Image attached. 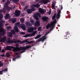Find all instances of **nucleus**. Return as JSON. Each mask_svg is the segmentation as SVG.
Returning <instances> with one entry per match:
<instances>
[{"label": "nucleus", "mask_w": 80, "mask_h": 80, "mask_svg": "<svg viewBox=\"0 0 80 80\" xmlns=\"http://www.w3.org/2000/svg\"><path fill=\"white\" fill-rule=\"evenodd\" d=\"M2 71H0V75H2L3 72H2Z\"/></svg>", "instance_id": "obj_49"}, {"label": "nucleus", "mask_w": 80, "mask_h": 80, "mask_svg": "<svg viewBox=\"0 0 80 80\" xmlns=\"http://www.w3.org/2000/svg\"><path fill=\"white\" fill-rule=\"evenodd\" d=\"M46 38H47L46 37L43 36L41 38H39V39L38 40L37 42H41V41L43 42Z\"/></svg>", "instance_id": "obj_7"}, {"label": "nucleus", "mask_w": 80, "mask_h": 80, "mask_svg": "<svg viewBox=\"0 0 80 80\" xmlns=\"http://www.w3.org/2000/svg\"><path fill=\"white\" fill-rule=\"evenodd\" d=\"M25 24L26 25H28V26H29L30 27H31L32 26V24L30 22H26Z\"/></svg>", "instance_id": "obj_20"}, {"label": "nucleus", "mask_w": 80, "mask_h": 80, "mask_svg": "<svg viewBox=\"0 0 80 80\" xmlns=\"http://www.w3.org/2000/svg\"><path fill=\"white\" fill-rule=\"evenodd\" d=\"M5 35V31L3 28L0 27V36H3Z\"/></svg>", "instance_id": "obj_4"}, {"label": "nucleus", "mask_w": 80, "mask_h": 80, "mask_svg": "<svg viewBox=\"0 0 80 80\" xmlns=\"http://www.w3.org/2000/svg\"><path fill=\"white\" fill-rule=\"evenodd\" d=\"M16 55H18V53L16 52Z\"/></svg>", "instance_id": "obj_57"}, {"label": "nucleus", "mask_w": 80, "mask_h": 80, "mask_svg": "<svg viewBox=\"0 0 80 80\" xmlns=\"http://www.w3.org/2000/svg\"><path fill=\"white\" fill-rule=\"evenodd\" d=\"M19 0H13V1L15 3H17V2H18Z\"/></svg>", "instance_id": "obj_44"}, {"label": "nucleus", "mask_w": 80, "mask_h": 80, "mask_svg": "<svg viewBox=\"0 0 80 80\" xmlns=\"http://www.w3.org/2000/svg\"><path fill=\"white\" fill-rule=\"evenodd\" d=\"M42 30V27H40L38 28V31H41V30Z\"/></svg>", "instance_id": "obj_38"}, {"label": "nucleus", "mask_w": 80, "mask_h": 80, "mask_svg": "<svg viewBox=\"0 0 80 80\" xmlns=\"http://www.w3.org/2000/svg\"><path fill=\"white\" fill-rule=\"evenodd\" d=\"M2 72H8V69L5 68L3 70H2Z\"/></svg>", "instance_id": "obj_34"}, {"label": "nucleus", "mask_w": 80, "mask_h": 80, "mask_svg": "<svg viewBox=\"0 0 80 80\" xmlns=\"http://www.w3.org/2000/svg\"><path fill=\"white\" fill-rule=\"evenodd\" d=\"M30 43H32V44H33V41H30L29 42V44Z\"/></svg>", "instance_id": "obj_52"}, {"label": "nucleus", "mask_w": 80, "mask_h": 80, "mask_svg": "<svg viewBox=\"0 0 80 80\" xmlns=\"http://www.w3.org/2000/svg\"><path fill=\"white\" fill-rule=\"evenodd\" d=\"M3 15H0V20H1L2 18H3Z\"/></svg>", "instance_id": "obj_42"}, {"label": "nucleus", "mask_w": 80, "mask_h": 80, "mask_svg": "<svg viewBox=\"0 0 80 80\" xmlns=\"http://www.w3.org/2000/svg\"><path fill=\"white\" fill-rule=\"evenodd\" d=\"M30 22L31 23H32V24H34L35 22H34V20H30Z\"/></svg>", "instance_id": "obj_37"}, {"label": "nucleus", "mask_w": 80, "mask_h": 80, "mask_svg": "<svg viewBox=\"0 0 80 80\" xmlns=\"http://www.w3.org/2000/svg\"><path fill=\"white\" fill-rule=\"evenodd\" d=\"M16 43H20V44H22V43H24L23 41H21L20 40H16Z\"/></svg>", "instance_id": "obj_25"}, {"label": "nucleus", "mask_w": 80, "mask_h": 80, "mask_svg": "<svg viewBox=\"0 0 80 80\" xmlns=\"http://www.w3.org/2000/svg\"><path fill=\"white\" fill-rule=\"evenodd\" d=\"M9 61H11V59H10V60H9Z\"/></svg>", "instance_id": "obj_62"}, {"label": "nucleus", "mask_w": 80, "mask_h": 80, "mask_svg": "<svg viewBox=\"0 0 80 80\" xmlns=\"http://www.w3.org/2000/svg\"><path fill=\"white\" fill-rule=\"evenodd\" d=\"M6 56L7 57H10V54H9V53H8V52L6 53Z\"/></svg>", "instance_id": "obj_32"}, {"label": "nucleus", "mask_w": 80, "mask_h": 80, "mask_svg": "<svg viewBox=\"0 0 80 80\" xmlns=\"http://www.w3.org/2000/svg\"><path fill=\"white\" fill-rule=\"evenodd\" d=\"M24 43H26L27 42H28V40H24L23 41Z\"/></svg>", "instance_id": "obj_47"}, {"label": "nucleus", "mask_w": 80, "mask_h": 80, "mask_svg": "<svg viewBox=\"0 0 80 80\" xmlns=\"http://www.w3.org/2000/svg\"><path fill=\"white\" fill-rule=\"evenodd\" d=\"M36 15H37V16H38V17H41L40 14V13L39 12H37L35 14Z\"/></svg>", "instance_id": "obj_35"}, {"label": "nucleus", "mask_w": 80, "mask_h": 80, "mask_svg": "<svg viewBox=\"0 0 80 80\" xmlns=\"http://www.w3.org/2000/svg\"><path fill=\"white\" fill-rule=\"evenodd\" d=\"M16 58H14L12 59V60L13 61H15V60H16Z\"/></svg>", "instance_id": "obj_48"}, {"label": "nucleus", "mask_w": 80, "mask_h": 80, "mask_svg": "<svg viewBox=\"0 0 80 80\" xmlns=\"http://www.w3.org/2000/svg\"><path fill=\"white\" fill-rule=\"evenodd\" d=\"M41 37V35L39 34V35H38L35 38V39H38V38H40Z\"/></svg>", "instance_id": "obj_29"}, {"label": "nucleus", "mask_w": 80, "mask_h": 80, "mask_svg": "<svg viewBox=\"0 0 80 80\" xmlns=\"http://www.w3.org/2000/svg\"><path fill=\"white\" fill-rule=\"evenodd\" d=\"M5 7L6 8V10L8 11H10V10L12 9V8L8 6H5Z\"/></svg>", "instance_id": "obj_24"}, {"label": "nucleus", "mask_w": 80, "mask_h": 80, "mask_svg": "<svg viewBox=\"0 0 80 80\" xmlns=\"http://www.w3.org/2000/svg\"><path fill=\"white\" fill-rule=\"evenodd\" d=\"M16 47H18V46H19V45H18V44H16Z\"/></svg>", "instance_id": "obj_53"}, {"label": "nucleus", "mask_w": 80, "mask_h": 80, "mask_svg": "<svg viewBox=\"0 0 80 80\" xmlns=\"http://www.w3.org/2000/svg\"><path fill=\"white\" fill-rule=\"evenodd\" d=\"M21 28L23 30H26V27H25V25L23 24H22L21 25Z\"/></svg>", "instance_id": "obj_14"}, {"label": "nucleus", "mask_w": 80, "mask_h": 80, "mask_svg": "<svg viewBox=\"0 0 80 80\" xmlns=\"http://www.w3.org/2000/svg\"><path fill=\"white\" fill-rule=\"evenodd\" d=\"M6 39H7V37L5 36H4L3 38H0V42L4 43V42H5V41H6Z\"/></svg>", "instance_id": "obj_8"}, {"label": "nucleus", "mask_w": 80, "mask_h": 80, "mask_svg": "<svg viewBox=\"0 0 80 80\" xmlns=\"http://www.w3.org/2000/svg\"><path fill=\"white\" fill-rule=\"evenodd\" d=\"M14 15L16 17H19L20 15V11L16 10L15 11Z\"/></svg>", "instance_id": "obj_5"}, {"label": "nucleus", "mask_w": 80, "mask_h": 80, "mask_svg": "<svg viewBox=\"0 0 80 80\" xmlns=\"http://www.w3.org/2000/svg\"><path fill=\"white\" fill-rule=\"evenodd\" d=\"M52 9H53L54 8H55V5L54 4H52Z\"/></svg>", "instance_id": "obj_36"}, {"label": "nucleus", "mask_w": 80, "mask_h": 80, "mask_svg": "<svg viewBox=\"0 0 80 80\" xmlns=\"http://www.w3.org/2000/svg\"><path fill=\"white\" fill-rule=\"evenodd\" d=\"M35 10V8L32 7V8H29L27 9V12L28 13L30 14L32 13V12H34Z\"/></svg>", "instance_id": "obj_2"}, {"label": "nucleus", "mask_w": 80, "mask_h": 80, "mask_svg": "<svg viewBox=\"0 0 80 80\" xmlns=\"http://www.w3.org/2000/svg\"><path fill=\"white\" fill-rule=\"evenodd\" d=\"M28 43H26V44H25V45H26V44H27Z\"/></svg>", "instance_id": "obj_63"}, {"label": "nucleus", "mask_w": 80, "mask_h": 80, "mask_svg": "<svg viewBox=\"0 0 80 80\" xmlns=\"http://www.w3.org/2000/svg\"><path fill=\"white\" fill-rule=\"evenodd\" d=\"M3 64L2 63H0V67H1V66H3Z\"/></svg>", "instance_id": "obj_51"}, {"label": "nucleus", "mask_w": 80, "mask_h": 80, "mask_svg": "<svg viewBox=\"0 0 80 80\" xmlns=\"http://www.w3.org/2000/svg\"><path fill=\"white\" fill-rule=\"evenodd\" d=\"M62 7V6H61V7H60L61 10H62V9H63V7Z\"/></svg>", "instance_id": "obj_54"}, {"label": "nucleus", "mask_w": 80, "mask_h": 80, "mask_svg": "<svg viewBox=\"0 0 80 80\" xmlns=\"http://www.w3.org/2000/svg\"><path fill=\"white\" fill-rule=\"evenodd\" d=\"M11 21L13 23H15L16 22H17V19L15 18H14V19H11Z\"/></svg>", "instance_id": "obj_26"}, {"label": "nucleus", "mask_w": 80, "mask_h": 80, "mask_svg": "<svg viewBox=\"0 0 80 80\" xmlns=\"http://www.w3.org/2000/svg\"><path fill=\"white\" fill-rule=\"evenodd\" d=\"M36 33V32H32V34H27L25 36H24L23 37H30L31 36H34Z\"/></svg>", "instance_id": "obj_11"}, {"label": "nucleus", "mask_w": 80, "mask_h": 80, "mask_svg": "<svg viewBox=\"0 0 80 80\" xmlns=\"http://www.w3.org/2000/svg\"><path fill=\"white\" fill-rule=\"evenodd\" d=\"M48 2H50V1L48 0H42L40 1V3H43L44 4H47Z\"/></svg>", "instance_id": "obj_12"}, {"label": "nucleus", "mask_w": 80, "mask_h": 80, "mask_svg": "<svg viewBox=\"0 0 80 80\" xmlns=\"http://www.w3.org/2000/svg\"><path fill=\"white\" fill-rule=\"evenodd\" d=\"M5 49H2L1 50V52H2V53H5Z\"/></svg>", "instance_id": "obj_40"}, {"label": "nucleus", "mask_w": 80, "mask_h": 80, "mask_svg": "<svg viewBox=\"0 0 80 80\" xmlns=\"http://www.w3.org/2000/svg\"><path fill=\"white\" fill-rule=\"evenodd\" d=\"M14 30H15V32H16L17 33H18V32H19V30H18V28L17 26H15L14 27Z\"/></svg>", "instance_id": "obj_21"}, {"label": "nucleus", "mask_w": 80, "mask_h": 80, "mask_svg": "<svg viewBox=\"0 0 80 80\" xmlns=\"http://www.w3.org/2000/svg\"><path fill=\"white\" fill-rule=\"evenodd\" d=\"M28 8V6H26L24 7V10H26V9H27Z\"/></svg>", "instance_id": "obj_43"}, {"label": "nucleus", "mask_w": 80, "mask_h": 80, "mask_svg": "<svg viewBox=\"0 0 80 80\" xmlns=\"http://www.w3.org/2000/svg\"><path fill=\"white\" fill-rule=\"evenodd\" d=\"M65 33H66V35L64 36V38H65L66 39L67 38V37L68 36V35H70V32L68 31L66 32H65Z\"/></svg>", "instance_id": "obj_19"}, {"label": "nucleus", "mask_w": 80, "mask_h": 80, "mask_svg": "<svg viewBox=\"0 0 80 80\" xmlns=\"http://www.w3.org/2000/svg\"><path fill=\"white\" fill-rule=\"evenodd\" d=\"M20 34H22V35H25V32H22L20 33Z\"/></svg>", "instance_id": "obj_45"}, {"label": "nucleus", "mask_w": 80, "mask_h": 80, "mask_svg": "<svg viewBox=\"0 0 80 80\" xmlns=\"http://www.w3.org/2000/svg\"><path fill=\"white\" fill-rule=\"evenodd\" d=\"M20 20L22 23H23L24 22V19L23 18H21Z\"/></svg>", "instance_id": "obj_31"}, {"label": "nucleus", "mask_w": 80, "mask_h": 80, "mask_svg": "<svg viewBox=\"0 0 80 80\" xmlns=\"http://www.w3.org/2000/svg\"><path fill=\"white\" fill-rule=\"evenodd\" d=\"M8 36L9 37H12V33L11 32H9Z\"/></svg>", "instance_id": "obj_27"}, {"label": "nucleus", "mask_w": 80, "mask_h": 80, "mask_svg": "<svg viewBox=\"0 0 80 80\" xmlns=\"http://www.w3.org/2000/svg\"><path fill=\"white\" fill-rule=\"evenodd\" d=\"M72 1H73V0H72Z\"/></svg>", "instance_id": "obj_64"}, {"label": "nucleus", "mask_w": 80, "mask_h": 80, "mask_svg": "<svg viewBox=\"0 0 80 80\" xmlns=\"http://www.w3.org/2000/svg\"><path fill=\"white\" fill-rule=\"evenodd\" d=\"M54 23L53 22V25L52 26V28L51 29V30H53V29L54 28H55V23H57V22H56V19H54Z\"/></svg>", "instance_id": "obj_16"}, {"label": "nucleus", "mask_w": 80, "mask_h": 80, "mask_svg": "<svg viewBox=\"0 0 80 80\" xmlns=\"http://www.w3.org/2000/svg\"><path fill=\"white\" fill-rule=\"evenodd\" d=\"M10 18V14L8 13H7L6 14V15L5 17V18L6 19H8Z\"/></svg>", "instance_id": "obj_17"}, {"label": "nucleus", "mask_w": 80, "mask_h": 80, "mask_svg": "<svg viewBox=\"0 0 80 80\" xmlns=\"http://www.w3.org/2000/svg\"><path fill=\"white\" fill-rule=\"evenodd\" d=\"M39 12L42 14H44V9H42L41 8H40L39 9Z\"/></svg>", "instance_id": "obj_15"}, {"label": "nucleus", "mask_w": 80, "mask_h": 80, "mask_svg": "<svg viewBox=\"0 0 80 80\" xmlns=\"http://www.w3.org/2000/svg\"><path fill=\"white\" fill-rule=\"evenodd\" d=\"M34 25L36 27H39L40 26V22L39 20H37L34 23Z\"/></svg>", "instance_id": "obj_6"}, {"label": "nucleus", "mask_w": 80, "mask_h": 80, "mask_svg": "<svg viewBox=\"0 0 80 80\" xmlns=\"http://www.w3.org/2000/svg\"><path fill=\"white\" fill-rule=\"evenodd\" d=\"M33 7H35V8H39V7H40V5L39 4H37L33 5Z\"/></svg>", "instance_id": "obj_22"}, {"label": "nucleus", "mask_w": 80, "mask_h": 80, "mask_svg": "<svg viewBox=\"0 0 80 80\" xmlns=\"http://www.w3.org/2000/svg\"><path fill=\"white\" fill-rule=\"evenodd\" d=\"M5 0H2V2H5Z\"/></svg>", "instance_id": "obj_56"}, {"label": "nucleus", "mask_w": 80, "mask_h": 80, "mask_svg": "<svg viewBox=\"0 0 80 80\" xmlns=\"http://www.w3.org/2000/svg\"><path fill=\"white\" fill-rule=\"evenodd\" d=\"M12 33L13 35H15V32L14 31H12Z\"/></svg>", "instance_id": "obj_46"}, {"label": "nucleus", "mask_w": 80, "mask_h": 80, "mask_svg": "<svg viewBox=\"0 0 80 80\" xmlns=\"http://www.w3.org/2000/svg\"><path fill=\"white\" fill-rule=\"evenodd\" d=\"M33 28L32 27H30L28 29V32L29 33H32V32H33Z\"/></svg>", "instance_id": "obj_18"}, {"label": "nucleus", "mask_w": 80, "mask_h": 80, "mask_svg": "<svg viewBox=\"0 0 80 80\" xmlns=\"http://www.w3.org/2000/svg\"><path fill=\"white\" fill-rule=\"evenodd\" d=\"M36 0V1H37V2H38V0Z\"/></svg>", "instance_id": "obj_60"}, {"label": "nucleus", "mask_w": 80, "mask_h": 80, "mask_svg": "<svg viewBox=\"0 0 80 80\" xmlns=\"http://www.w3.org/2000/svg\"><path fill=\"white\" fill-rule=\"evenodd\" d=\"M7 28L8 30H10L12 29V27L10 26H7Z\"/></svg>", "instance_id": "obj_30"}, {"label": "nucleus", "mask_w": 80, "mask_h": 80, "mask_svg": "<svg viewBox=\"0 0 80 80\" xmlns=\"http://www.w3.org/2000/svg\"><path fill=\"white\" fill-rule=\"evenodd\" d=\"M27 42V43L30 44V42L28 41V42Z\"/></svg>", "instance_id": "obj_55"}, {"label": "nucleus", "mask_w": 80, "mask_h": 80, "mask_svg": "<svg viewBox=\"0 0 80 80\" xmlns=\"http://www.w3.org/2000/svg\"><path fill=\"white\" fill-rule=\"evenodd\" d=\"M20 55H19L18 57V58H20Z\"/></svg>", "instance_id": "obj_58"}, {"label": "nucleus", "mask_w": 80, "mask_h": 80, "mask_svg": "<svg viewBox=\"0 0 80 80\" xmlns=\"http://www.w3.org/2000/svg\"><path fill=\"white\" fill-rule=\"evenodd\" d=\"M10 2H11V0H8L7 2L5 3L6 6H8L10 3Z\"/></svg>", "instance_id": "obj_23"}, {"label": "nucleus", "mask_w": 80, "mask_h": 80, "mask_svg": "<svg viewBox=\"0 0 80 80\" xmlns=\"http://www.w3.org/2000/svg\"><path fill=\"white\" fill-rule=\"evenodd\" d=\"M8 43H17V42H16V40H11L10 38H8Z\"/></svg>", "instance_id": "obj_9"}, {"label": "nucleus", "mask_w": 80, "mask_h": 80, "mask_svg": "<svg viewBox=\"0 0 80 80\" xmlns=\"http://www.w3.org/2000/svg\"><path fill=\"white\" fill-rule=\"evenodd\" d=\"M56 13H55L54 14L53 16L52 17V19L54 20L55 18L56 17Z\"/></svg>", "instance_id": "obj_28"}, {"label": "nucleus", "mask_w": 80, "mask_h": 80, "mask_svg": "<svg viewBox=\"0 0 80 80\" xmlns=\"http://www.w3.org/2000/svg\"><path fill=\"white\" fill-rule=\"evenodd\" d=\"M4 23V21H1L0 22V26H2Z\"/></svg>", "instance_id": "obj_33"}, {"label": "nucleus", "mask_w": 80, "mask_h": 80, "mask_svg": "<svg viewBox=\"0 0 80 80\" xmlns=\"http://www.w3.org/2000/svg\"><path fill=\"white\" fill-rule=\"evenodd\" d=\"M50 13H51V12L49 13V15H50Z\"/></svg>", "instance_id": "obj_61"}, {"label": "nucleus", "mask_w": 80, "mask_h": 80, "mask_svg": "<svg viewBox=\"0 0 80 80\" xmlns=\"http://www.w3.org/2000/svg\"><path fill=\"white\" fill-rule=\"evenodd\" d=\"M42 19L43 21V22H48L49 18L48 17L44 16L42 18Z\"/></svg>", "instance_id": "obj_3"}, {"label": "nucleus", "mask_w": 80, "mask_h": 80, "mask_svg": "<svg viewBox=\"0 0 80 80\" xmlns=\"http://www.w3.org/2000/svg\"><path fill=\"white\" fill-rule=\"evenodd\" d=\"M34 17L37 20H38V16L37 15L34 16Z\"/></svg>", "instance_id": "obj_41"}, {"label": "nucleus", "mask_w": 80, "mask_h": 80, "mask_svg": "<svg viewBox=\"0 0 80 80\" xmlns=\"http://www.w3.org/2000/svg\"><path fill=\"white\" fill-rule=\"evenodd\" d=\"M16 25H20V22H17L16 23Z\"/></svg>", "instance_id": "obj_39"}, {"label": "nucleus", "mask_w": 80, "mask_h": 80, "mask_svg": "<svg viewBox=\"0 0 80 80\" xmlns=\"http://www.w3.org/2000/svg\"><path fill=\"white\" fill-rule=\"evenodd\" d=\"M2 57H4L5 56V55L4 54L2 55Z\"/></svg>", "instance_id": "obj_59"}, {"label": "nucleus", "mask_w": 80, "mask_h": 80, "mask_svg": "<svg viewBox=\"0 0 80 80\" xmlns=\"http://www.w3.org/2000/svg\"><path fill=\"white\" fill-rule=\"evenodd\" d=\"M32 47H33V45L31 46H27L26 47H15L13 46H7V47L4 49V50H10L11 51L12 50V48L13 49V51L14 52H19V51H21L23 50L20 52V53H23L24 52H25L26 49H28L30 48H31Z\"/></svg>", "instance_id": "obj_1"}, {"label": "nucleus", "mask_w": 80, "mask_h": 80, "mask_svg": "<svg viewBox=\"0 0 80 80\" xmlns=\"http://www.w3.org/2000/svg\"><path fill=\"white\" fill-rule=\"evenodd\" d=\"M32 28H33V30H36L37 29V28L36 27Z\"/></svg>", "instance_id": "obj_50"}, {"label": "nucleus", "mask_w": 80, "mask_h": 80, "mask_svg": "<svg viewBox=\"0 0 80 80\" xmlns=\"http://www.w3.org/2000/svg\"><path fill=\"white\" fill-rule=\"evenodd\" d=\"M53 22H51L50 24V23H48L46 26V29H48L49 28V27H50V28H51V27H52V26H53Z\"/></svg>", "instance_id": "obj_10"}, {"label": "nucleus", "mask_w": 80, "mask_h": 80, "mask_svg": "<svg viewBox=\"0 0 80 80\" xmlns=\"http://www.w3.org/2000/svg\"><path fill=\"white\" fill-rule=\"evenodd\" d=\"M60 13H61V10H60L58 12L56 15V18H57V19H59V18H60Z\"/></svg>", "instance_id": "obj_13"}]
</instances>
